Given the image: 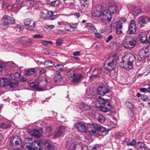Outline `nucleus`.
<instances>
[{
  "mask_svg": "<svg viewBox=\"0 0 150 150\" xmlns=\"http://www.w3.org/2000/svg\"><path fill=\"white\" fill-rule=\"evenodd\" d=\"M61 78V76L60 74H56L54 76V78L57 81L59 80Z\"/></svg>",
  "mask_w": 150,
  "mask_h": 150,
  "instance_id": "nucleus-50",
  "label": "nucleus"
},
{
  "mask_svg": "<svg viewBox=\"0 0 150 150\" xmlns=\"http://www.w3.org/2000/svg\"><path fill=\"white\" fill-rule=\"evenodd\" d=\"M87 126L88 128L93 129H94L92 130H96V127H97L98 125L93 123H92L91 124H88Z\"/></svg>",
  "mask_w": 150,
  "mask_h": 150,
  "instance_id": "nucleus-34",
  "label": "nucleus"
},
{
  "mask_svg": "<svg viewBox=\"0 0 150 150\" xmlns=\"http://www.w3.org/2000/svg\"><path fill=\"white\" fill-rule=\"evenodd\" d=\"M32 143L30 144V145H26V146L29 150H31L32 148Z\"/></svg>",
  "mask_w": 150,
  "mask_h": 150,
  "instance_id": "nucleus-57",
  "label": "nucleus"
},
{
  "mask_svg": "<svg viewBox=\"0 0 150 150\" xmlns=\"http://www.w3.org/2000/svg\"><path fill=\"white\" fill-rule=\"evenodd\" d=\"M75 127L79 131L86 132V125L83 122H77L75 124Z\"/></svg>",
  "mask_w": 150,
  "mask_h": 150,
  "instance_id": "nucleus-6",
  "label": "nucleus"
},
{
  "mask_svg": "<svg viewBox=\"0 0 150 150\" xmlns=\"http://www.w3.org/2000/svg\"><path fill=\"white\" fill-rule=\"evenodd\" d=\"M119 66L124 69H128V67L126 65V63L124 60H122V61L119 63Z\"/></svg>",
  "mask_w": 150,
  "mask_h": 150,
  "instance_id": "nucleus-26",
  "label": "nucleus"
},
{
  "mask_svg": "<svg viewBox=\"0 0 150 150\" xmlns=\"http://www.w3.org/2000/svg\"><path fill=\"white\" fill-rule=\"evenodd\" d=\"M87 0H80L81 6L84 7H86L87 6V4L86 3Z\"/></svg>",
  "mask_w": 150,
  "mask_h": 150,
  "instance_id": "nucleus-43",
  "label": "nucleus"
},
{
  "mask_svg": "<svg viewBox=\"0 0 150 150\" xmlns=\"http://www.w3.org/2000/svg\"><path fill=\"white\" fill-rule=\"evenodd\" d=\"M74 71L75 69H71L69 71H67V75L69 77L73 78L75 74Z\"/></svg>",
  "mask_w": 150,
  "mask_h": 150,
  "instance_id": "nucleus-27",
  "label": "nucleus"
},
{
  "mask_svg": "<svg viewBox=\"0 0 150 150\" xmlns=\"http://www.w3.org/2000/svg\"><path fill=\"white\" fill-rule=\"evenodd\" d=\"M100 145H98V144H96L93 147V149H100Z\"/></svg>",
  "mask_w": 150,
  "mask_h": 150,
  "instance_id": "nucleus-56",
  "label": "nucleus"
},
{
  "mask_svg": "<svg viewBox=\"0 0 150 150\" xmlns=\"http://www.w3.org/2000/svg\"><path fill=\"white\" fill-rule=\"evenodd\" d=\"M126 105L127 107L129 108L130 109H132L133 108V106L131 103L129 102H126Z\"/></svg>",
  "mask_w": 150,
  "mask_h": 150,
  "instance_id": "nucleus-47",
  "label": "nucleus"
},
{
  "mask_svg": "<svg viewBox=\"0 0 150 150\" xmlns=\"http://www.w3.org/2000/svg\"><path fill=\"white\" fill-rule=\"evenodd\" d=\"M95 35L96 37L100 39L102 38V36L100 35L98 33H95Z\"/></svg>",
  "mask_w": 150,
  "mask_h": 150,
  "instance_id": "nucleus-62",
  "label": "nucleus"
},
{
  "mask_svg": "<svg viewBox=\"0 0 150 150\" xmlns=\"http://www.w3.org/2000/svg\"><path fill=\"white\" fill-rule=\"evenodd\" d=\"M54 67L57 69L59 70H63L64 69V67L61 64H57Z\"/></svg>",
  "mask_w": 150,
  "mask_h": 150,
  "instance_id": "nucleus-40",
  "label": "nucleus"
},
{
  "mask_svg": "<svg viewBox=\"0 0 150 150\" xmlns=\"http://www.w3.org/2000/svg\"><path fill=\"white\" fill-rule=\"evenodd\" d=\"M134 62L133 60L129 61L126 63V65L128 67V69H131L133 67Z\"/></svg>",
  "mask_w": 150,
  "mask_h": 150,
  "instance_id": "nucleus-32",
  "label": "nucleus"
},
{
  "mask_svg": "<svg viewBox=\"0 0 150 150\" xmlns=\"http://www.w3.org/2000/svg\"><path fill=\"white\" fill-rule=\"evenodd\" d=\"M32 132V135L34 136L38 137H40L42 135V134L41 133V132L38 130L35 129H34Z\"/></svg>",
  "mask_w": 150,
  "mask_h": 150,
  "instance_id": "nucleus-23",
  "label": "nucleus"
},
{
  "mask_svg": "<svg viewBox=\"0 0 150 150\" xmlns=\"http://www.w3.org/2000/svg\"><path fill=\"white\" fill-rule=\"evenodd\" d=\"M147 36L146 33L144 32L140 33L139 34V38L143 42H147Z\"/></svg>",
  "mask_w": 150,
  "mask_h": 150,
  "instance_id": "nucleus-15",
  "label": "nucleus"
},
{
  "mask_svg": "<svg viewBox=\"0 0 150 150\" xmlns=\"http://www.w3.org/2000/svg\"><path fill=\"white\" fill-rule=\"evenodd\" d=\"M34 89H35L39 91H42L44 90L43 88L40 86L38 84H35Z\"/></svg>",
  "mask_w": 150,
  "mask_h": 150,
  "instance_id": "nucleus-41",
  "label": "nucleus"
},
{
  "mask_svg": "<svg viewBox=\"0 0 150 150\" xmlns=\"http://www.w3.org/2000/svg\"><path fill=\"white\" fill-rule=\"evenodd\" d=\"M129 45L131 46L130 47V49L133 48L135 46L136 44V41L135 40H130L129 42Z\"/></svg>",
  "mask_w": 150,
  "mask_h": 150,
  "instance_id": "nucleus-37",
  "label": "nucleus"
},
{
  "mask_svg": "<svg viewBox=\"0 0 150 150\" xmlns=\"http://www.w3.org/2000/svg\"><path fill=\"white\" fill-rule=\"evenodd\" d=\"M97 119L99 122L101 123H103L105 121L104 117L103 115L101 114H98Z\"/></svg>",
  "mask_w": 150,
  "mask_h": 150,
  "instance_id": "nucleus-29",
  "label": "nucleus"
},
{
  "mask_svg": "<svg viewBox=\"0 0 150 150\" xmlns=\"http://www.w3.org/2000/svg\"><path fill=\"white\" fill-rule=\"evenodd\" d=\"M2 21L4 26L13 24L15 23L14 19L8 16H4L2 18Z\"/></svg>",
  "mask_w": 150,
  "mask_h": 150,
  "instance_id": "nucleus-2",
  "label": "nucleus"
},
{
  "mask_svg": "<svg viewBox=\"0 0 150 150\" xmlns=\"http://www.w3.org/2000/svg\"><path fill=\"white\" fill-rule=\"evenodd\" d=\"M135 147L137 149H143L145 150L147 149L144 143L142 142H138L136 144Z\"/></svg>",
  "mask_w": 150,
  "mask_h": 150,
  "instance_id": "nucleus-17",
  "label": "nucleus"
},
{
  "mask_svg": "<svg viewBox=\"0 0 150 150\" xmlns=\"http://www.w3.org/2000/svg\"><path fill=\"white\" fill-rule=\"evenodd\" d=\"M112 38H113V37L112 35L108 37L107 40H106V42L107 43L108 42L110 41L112 39Z\"/></svg>",
  "mask_w": 150,
  "mask_h": 150,
  "instance_id": "nucleus-63",
  "label": "nucleus"
},
{
  "mask_svg": "<svg viewBox=\"0 0 150 150\" xmlns=\"http://www.w3.org/2000/svg\"><path fill=\"white\" fill-rule=\"evenodd\" d=\"M82 107L86 110H89L91 107L86 104H84L82 105Z\"/></svg>",
  "mask_w": 150,
  "mask_h": 150,
  "instance_id": "nucleus-42",
  "label": "nucleus"
},
{
  "mask_svg": "<svg viewBox=\"0 0 150 150\" xmlns=\"http://www.w3.org/2000/svg\"><path fill=\"white\" fill-rule=\"evenodd\" d=\"M136 142L135 140H132L130 142L127 144V146H133L134 145H136Z\"/></svg>",
  "mask_w": 150,
  "mask_h": 150,
  "instance_id": "nucleus-49",
  "label": "nucleus"
},
{
  "mask_svg": "<svg viewBox=\"0 0 150 150\" xmlns=\"http://www.w3.org/2000/svg\"><path fill=\"white\" fill-rule=\"evenodd\" d=\"M101 12L96 9L94 11V13H93V16L97 17H100V19H101Z\"/></svg>",
  "mask_w": 150,
  "mask_h": 150,
  "instance_id": "nucleus-31",
  "label": "nucleus"
},
{
  "mask_svg": "<svg viewBox=\"0 0 150 150\" xmlns=\"http://www.w3.org/2000/svg\"><path fill=\"white\" fill-rule=\"evenodd\" d=\"M62 40L61 39H58L56 40V45L57 46H61L62 43Z\"/></svg>",
  "mask_w": 150,
  "mask_h": 150,
  "instance_id": "nucleus-45",
  "label": "nucleus"
},
{
  "mask_svg": "<svg viewBox=\"0 0 150 150\" xmlns=\"http://www.w3.org/2000/svg\"><path fill=\"white\" fill-rule=\"evenodd\" d=\"M123 46L126 48H130V47L129 46V43L126 41H124L123 42Z\"/></svg>",
  "mask_w": 150,
  "mask_h": 150,
  "instance_id": "nucleus-46",
  "label": "nucleus"
},
{
  "mask_svg": "<svg viewBox=\"0 0 150 150\" xmlns=\"http://www.w3.org/2000/svg\"><path fill=\"white\" fill-rule=\"evenodd\" d=\"M36 143H37V145L38 146H39L38 147L39 149V150H41L42 149V146H41V145L42 144L41 142H37Z\"/></svg>",
  "mask_w": 150,
  "mask_h": 150,
  "instance_id": "nucleus-59",
  "label": "nucleus"
},
{
  "mask_svg": "<svg viewBox=\"0 0 150 150\" xmlns=\"http://www.w3.org/2000/svg\"><path fill=\"white\" fill-rule=\"evenodd\" d=\"M8 84L10 86V87L15 88L18 86V82L17 81H15L13 82L10 81L8 82Z\"/></svg>",
  "mask_w": 150,
  "mask_h": 150,
  "instance_id": "nucleus-25",
  "label": "nucleus"
},
{
  "mask_svg": "<svg viewBox=\"0 0 150 150\" xmlns=\"http://www.w3.org/2000/svg\"><path fill=\"white\" fill-rule=\"evenodd\" d=\"M96 9L98 11H99L101 12L103 9V8L102 6L101 5H98V6H96Z\"/></svg>",
  "mask_w": 150,
  "mask_h": 150,
  "instance_id": "nucleus-48",
  "label": "nucleus"
},
{
  "mask_svg": "<svg viewBox=\"0 0 150 150\" xmlns=\"http://www.w3.org/2000/svg\"><path fill=\"white\" fill-rule=\"evenodd\" d=\"M54 13L52 11H48L47 13V17L51 20H53L57 18L56 15H53Z\"/></svg>",
  "mask_w": 150,
  "mask_h": 150,
  "instance_id": "nucleus-19",
  "label": "nucleus"
},
{
  "mask_svg": "<svg viewBox=\"0 0 150 150\" xmlns=\"http://www.w3.org/2000/svg\"><path fill=\"white\" fill-rule=\"evenodd\" d=\"M12 11L17 12L21 8V6L19 4H13Z\"/></svg>",
  "mask_w": 150,
  "mask_h": 150,
  "instance_id": "nucleus-24",
  "label": "nucleus"
},
{
  "mask_svg": "<svg viewBox=\"0 0 150 150\" xmlns=\"http://www.w3.org/2000/svg\"><path fill=\"white\" fill-rule=\"evenodd\" d=\"M138 23L142 24H145L150 21V17L148 16H141L138 18Z\"/></svg>",
  "mask_w": 150,
  "mask_h": 150,
  "instance_id": "nucleus-9",
  "label": "nucleus"
},
{
  "mask_svg": "<svg viewBox=\"0 0 150 150\" xmlns=\"http://www.w3.org/2000/svg\"><path fill=\"white\" fill-rule=\"evenodd\" d=\"M16 137L14 136L12 137H10L9 138V141L10 143L12 144L13 141L14 140V139L16 138Z\"/></svg>",
  "mask_w": 150,
  "mask_h": 150,
  "instance_id": "nucleus-58",
  "label": "nucleus"
},
{
  "mask_svg": "<svg viewBox=\"0 0 150 150\" xmlns=\"http://www.w3.org/2000/svg\"><path fill=\"white\" fill-rule=\"evenodd\" d=\"M98 101L100 104L105 106V107L102 106H99V108L100 110L104 112H106L112 109V107L108 99H105L99 96L98 99Z\"/></svg>",
  "mask_w": 150,
  "mask_h": 150,
  "instance_id": "nucleus-1",
  "label": "nucleus"
},
{
  "mask_svg": "<svg viewBox=\"0 0 150 150\" xmlns=\"http://www.w3.org/2000/svg\"><path fill=\"white\" fill-rule=\"evenodd\" d=\"M44 65L46 67H52L54 66V64L52 61H47L44 62Z\"/></svg>",
  "mask_w": 150,
  "mask_h": 150,
  "instance_id": "nucleus-28",
  "label": "nucleus"
},
{
  "mask_svg": "<svg viewBox=\"0 0 150 150\" xmlns=\"http://www.w3.org/2000/svg\"><path fill=\"white\" fill-rule=\"evenodd\" d=\"M86 26L89 27V31L91 33H95L96 32V28L93 26V25L91 23H89L86 24Z\"/></svg>",
  "mask_w": 150,
  "mask_h": 150,
  "instance_id": "nucleus-20",
  "label": "nucleus"
},
{
  "mask_svg": "<svg viewBox=\"0 0 150 150\" xmlns=\"http://www.w3.org/2000/svg\"><path fill=\"white\" fill-rule=\"evenodd\" d=\"M41 44L43 45H47L49 44L51 45L52 44V42L46 40H42V41Z\"/></svg>",
  "mask_w": 150,
  "mask_h": 150,
  "instance_id": "nucleus-44",
  "label": "nucleus"
},
{
  "mask_svg": "<svg viewBox=\"0 0 150 150\" xmlns=\"http://www.w3.org/2000/svg\"><path fill=\"white\" fill-rule=\"evenodd\" d=\"M117 63V61L114 58L112 61L107 63L105 64V66L106 65L107 66V69L109 71H111L114 68L115 66ZM106 67V66L105 67Z\"/></svg>",
  "mask_w": 150,
  "mask_h": 150,
  "instance_id": "nucleus-7",
  "label": "nucleus"
},
{
  "mask_svg": "<svg viewBox=\"0 0 150 150\" xmlns=\"http://www.w3.org/2000/svg\"><path fill=\"white\" fill-rule=\"evenodd\" d=\"M10 126V125L8 123H2L0 124V127L3 129H6L9 128Z\"/></svg>",
  "mask_w": 150,
  "mask_h": 150,
  "instance_id": "nucleus-30",
  "label": "nucleus"
},
{
  "mask_svg": "<svg viewBox=\"0 0 150 150\" xmlns=\"http://www.w3.org/2000/svg\"><path fill=\"white\" fill-rule=\"evenodd\" d=\"M7 80L4 78L0 79V86L3 87L6 84Z\"/></svg>",
  "mask_w": 150,
  "mask_h": 150,
  "instance_id": "nucleus-33",
  "label": "nucleus"
},
{
  "mask_svg": "<svg viewBox=\"0 0 150 150\" xmlns=\"http://www.w3.org/2000/svg\"><path fill=\"white\" fill-rule=\"evenodd\" d=\"M64 24L65 25H67L70 26V28H72L74 29L76 28L78 25V24L77 23H67Z\"/></svg>",
  "mask_w": 150,
  "mask_h": 150,
  "instance_id": "nucleus-35",
  "label": "nucleus"
},
{
  "mask_svg": "<svg viewBox=\"0 0 150 150\" xmlns=\"http://www.w3.org/2000/svg\"><path fill=\"white\" fill-rule=\"evenodd\" d=\"M147 88H142L140 89V91L143 92L147 91Z\"/></svg>",
  "mask_w": 150,
  "mask_h": 150,
  "instance_id": "nucleus-64",
  "label": "nucleus"
},
{
  "mask_svg": "<svg viewBox=\"0 0 150 150\" xmlns=\"http://www.w3.org/2000/svg\"><path fill=\"white\" fill-rule=\"evenodd\" d=\"M109 89L104 85L99 86L97 90L98 93L102 96L109 93Z\"/></svg>",
  "mask_w": 150,
  "mask_h": 150,
  "instance_id": "nucleus-5",
  "label": "nucleus"
},
{
  "mask_svg": "<svg viewBox=\"0 0 150 150\" xmlns=\"http://www.w3.org/2000/svg\"><path fill=\"white\" fill-rule=\"evenodd\" d=\"M122 28V26L121 25H116L117 30H121Z\"/></svg>",
  "mask_w": 150,
  "mask_h": 150,
  "instance_id": "nucleus-60",
  "label": "nucleus"
},
{
  "mask_svg": "<svg viewBox=\"0 0 150 150\" xmlns=\"http://www.w3.org/2000/svg\"><path fill=\"white\" fill-rule=\"evenodd\" d=\"M33 37L34 38H42L43 37V35L40 34H35L33 35Z\"/></svg>",
  "mask_w": 150,
  "mask_h": 150,
  "instance_id": "nucleus-54",
  "label": "nucleus"
},
{
  "mask_svg": "<svg viewBox=\"0 0 150 150\" xmlns=\"http://www.w3.org/2000/svg\"><path fill=\"white\" fill-rule=\"evenodd\" d=\"M109 9L110 10H111L112 11V13L117 11V7L114 5H110V6Z\"/></svg>",
  "mask_w": 150,
  "mask_h": 150,
  "instance_id": "nucleus-38",
  "label": "nucleus"
},
{
  "mask_svg": "<svg viewBox=\"0 0 150 150\" xmlns=\"http://www.w3.org/2000/svg\"><path fill=\"white\" fill-rule=\"evenodd\" d=\"M21 141V138H18L17 140L15 141V144L16 146H18L19 145V142Z\"/></svg>",
  "mask_w": 150,
  "mask_h": 150,
  "instance_id": "nucleus-55",
  "label": "nucleus"
},
{
  "mask_svg": "<svg viewBox=\"0 0 150 150\" xmlns=\"http://www.w3.org/2000/svg\"><path fill=\"white\" fill-rule=\"evenodd\" d=\"M35 68L28 69L25 74V75L28 76L33 74L35 71Z\"/></svg>",
  "mask_w": 150,
  "mask_h": 150,
  "instance_id": "nucleus-22",
  "label": "nucleus"
},
{
  "mask_svg": "<svg viewBox=\"0 0 150 150\" xmlns=\"http://www.w3.org/2000/svg\"><path fill=\"white\" fill-rule=\"evenodd\" d=\"M13 4L6 3L4 1L2 2V7L3 8L8 11H12Z\"/></svg>",
  "mask_w": 150,
  "mask_h": 150,
  "instance_id": "nucleus-14",
  "label": "nucleus"
},
{
  "mask_svg": "<svg viewBox=\"0 0 150 150\" xmlns=\"http://www.w3.org/2000/svg\"><path fill=\"white\" fill-rule=\"evenodd\" d=\"M83 78V76L81 74H75L73 78L72 81L75 83L79 82Z\"/></svg>",
  "mask_w": 150,
  "mask_h": 150,
  "instance_id": "nucleus-12",
  "label": "nucleus"
},
{
  "mask_svg": "<svg viewBox=\"0 0 150 150\" xmlns=\"http://www.w3.org/2000/svg\"><path fill=\"white\" fill-rule=\"evenodd\" d=\"M107 130L104 127L98 125L96 127V130H91L90 131V133L91 134L95 135L98 134V132L100 131L102 132H105Z\"/></svg>",
  "mask_w": 150,
  "mask_h": 150,
  "instance_id": "nucleus-8",
  "label": "nucleus"
},
{
  "mask_svg": "<svg viewBox=\"0 0 150 150\" xmlns=\"http://www.w3.org/2000/svg\"><path fill=\"white\" fill-rule=\"evenodd\" d=\"M71 149H80L81 148L80 145L79 144H73L71 146Z\"/></svg>",
  "mask_w": 150,
  "mask_h": 150,
  "instance_id": "nucleus-36",
  "label": "nucleus"
},
{
  "mask_svg": "<svg viewBox=\"0 0 150 150\" xmlns=\"http://www.w3.org/2000/svg\"><path fill=\"white\" fill-rule=\"evenodd\" d=\"M111 18V12L108 9L104 10L103 13H102L101 19L110 21Z\"/></svg>",
  "mask_w": 150,
  "mask_h": 150,
  "instance_id": "nucleus-3",
  "label": "nucleus"
},
{
  "mask_svg": "<svg viewBox=\"0 0 150 150\" xmlns=\"http://www.w3.org/2000/svg\"><path fill=\"white\" fill-rule=\"evenodd\" d=\"M95 94L94 91L92 89H90L87 90L86 94V97L88 98H91Z\"/></svg>",
  "mask_w": 150,
  "mask_h": 150,
  "instance_id": "nucleus-18",
  "label": "nucleus"
},
{
  "mask_svg": "<svg viewBox=\"0 0 150 150\" xmlns=\"http://www.w3.org/2000/svg\"><path fill=\"white\" fill-rule=\"evenodd\" d=\"M45 28L47 29L49 28L50 30L54 28V25H47L45 26Z\"/></svg>",
  "mask_w": 150,
  "mask_h": 150,
  "instance_id": "nucleus-52",
  "label": "nucleus"
},
{
  "mask_svg": "<svg viewBox=\"0 0 150 150\" xmlns=\"http://www.w3.org/2000/svg\"><path fill=\"white\" fill-rule=\"evenodd\" d=\"M131 11L135 15H137L141 13V9L140 7L135 5L133 6L132 7Z\"/></svg>",
  "mask_w": 150,
  "mask_h": 150,
  "instance_id": "nucleus-11",
  "label": "nucleus"
},
{
  "mask_svg": "<svg viewBox=\"0 0 150 150\" xmlns=\"http://www.w3.org/2000/svg\"><path fill=\"white\" fill-rule=\"evenodd\" d=\"M32 22V21L30 19H26L24 21V23L26 25L25 27L26 29L29 30H33V27L30 25Z\"/></svg>",
  "mask_w": 150,
  "mask_h": 150,
  "instance_id": "nucleus-16",
  "label": "nucleus"
},
{
  "mask_svg": "<svg viewBox=\"0 0 150 150\" xmlns=\"http://www.w3.org/2000/svg\"><path fill=\"white\" fill-rule=\"evenodd\" d=\"M20 77V74L16 72L13 74L11 75V79H16Z\"/></svg>",
  "mask_w": 150,
  "mask_h": 150,
  "instance_id": "nucleus-39",
  "label": "nucleus"
},
{
  "mask_svg": "<svg viewBox=\"0 0 150 150\" xmlns=\"http://www.w3.org/2000/svg\"><path fill=\"white\" fill-rule=\"evenodd\" d=\"M66 127L64 126H62L57 129L55 132L54 135L56 137L62 136L67 131Z\"/></svg>",
  "mask_w": 150,
  "mask_h": 150,
  "instance_id": "nucleus-4",
  "label": "nucleus"
},
{
  "mask_svg": "<svg viewBox=\"0 0 150 150\" xmlns=\"http://www.w3.org/2000/svg\"><path fill=\"white\" fill-rule=\"evenodd\" d=\"M141 98L142 100L144 101H146L148 99L146 96L144 94L141 96Z\"/></svg>",
  "mask_w": 150,
  "mask_h": 150,
  "instance_id": "nucleus-53",
  "label": "nucleus"
},
{
  "mask_svg": "<svg viewBox=\"0 0 150 150\" xmlns=\"http://www.w3.org/2000/svg\"><path fill=\"white\" fill-rule=\"evenodd\" d=\"M44 146L45 147H47L50 150L54 149V146L50 141H45V142Z\"/></svg>",
  "mask_w": 150,
  "mask_h": 150,
  "instance_id": "nucleus-21",
  "label": "nucleus"
},
{
  "mask_svg": "<svg viewBox=\"0 0 150 150\" xmlns=\"http://www.w3.org/2000/svg\"><path fill=\"white\" fill-rule=\"evenodd\" d=\"M129 28L131 34H133L136 31V23L134 20H132L130 21Z\"/></svg>",
  "mask_w": 150,
  "mask_h": 150,
  "instance_id": "nucleus-10",
  "label": "nucleus"
},
{
  "mask_svg": "<svg viewBox=\"0 0 150 150\" xmlns=\"http://www.w3.org/2000/svg\"><path fill=\"white\" fill-rule=\"evenodd\" d=\"M46 129L47 132H49L51 130V127L50 126H47L46 127Z\"/></svg>",
  "mask_w": 150,
  "mask_h": 150,
  "instance_id": "nucleus-61",
  "label": "nucleus"
},
{
  "mask_svg": "<svg viewBox=\"0 0 150 150\" xmlns=\"http://www.w3.org/2000/svg\"><path fill=\"white\" fill-rule=\"evenodd\" d=\"M40 18H45L46 14L43 12H41L39 14Z\"/></svg>",
  "mask_w": 150,
  "mask_h": 150,
  "instance_id": "nucleus-51",
  "label": "nucleus"
},
{
  "mask_svg": "<svg viewBox=\"0 0 150 150\" xmlns=\"http://www.w3.org/2000/svg\"><path fill=\"white\" fill-rule=\"evenodd\" d=\"M149 54V50L147 48H146L145 49H142L140 50L139 55L141 58L147 57Z\"/></svg>",
  "mask_w": 150,
  "mask_h": 150,
  "instance_id": "nucleus-13",
  "label": "nucleus"
}]
</instances>
